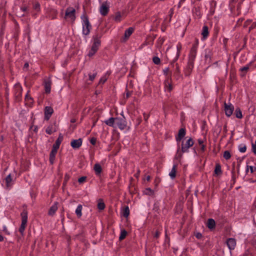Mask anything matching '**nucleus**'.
<instances>
[{
    "mask_svg": "<svg viewBox=\"0 0 256 256\" xmlns=\"http://www.w3.org/2000/svg\"><path fill=\"white\" fill-rule=\"evenodd\" d=\"M194 142L192 138H190L184 144L182 143V152H180V149L178 148L177 150L175 158L176 159L181 158L182 156V153L188 152V148L192 146Z\"/></svg>",
    "mask_w": 256,
    "mask_h": 256,
    "instance_id": "f257e3e1",
    "label": "nucleus"
},
{
    "mask_svg": "<svg viewBox=\"0 0 256 256\" xmlns=\"http://www.w3.org/2000/svg\"><path fill=\"white\" fill-rule=\"evenodd\" d=\"M22 224L19 228V231L22 234H24V232L28 220V212L26 210H24L21 213Z\"/></svg>",
    "mask_w": 256,
    "mask_h": 256,
    "instance_id": "f03ea898",
    "label": "nucleus"
},
{
    "mask_svg": "<svg viewBox=\"0 0 256 256\" xmlns=\"http://www.w3.org/2000/svg\"><path fill=\"white\" fill-rule=\"evenodd\" d=\"M83 18L82 23V32L84 35H88L90 34V30L91 28V25L89 22L88 19L86 16H83L82 17Z\"/></svg>",
    "mask_w": 256,
    "mask_h": 256,
    "instance_id": "7ed1b4c3",
    "label": "nucleus"
},
{
    "mask_svg": "<svg viewBox=\"0 0 256 256\" xmlns=\"http://www.w3.org/2000/svg\"><path fill=\"white\" fill-rule=\"evenodd\" d=\"M76 10L72 7H68L66 8L65 13V18H70L72 22L76 19Z\"/></svg>",
    "mask_w": 256,
    "mask_h": 256,
    "instance_id": "20e7f679",
    "label": "nucleus"
},
{
    "mask_svg": "<svg viewBox=\"0 0 256 256\" xmlns=\"http://www.w3.org/2000/svg\"><path fill=\"white\" fill-rule=\"evenodd\" d=\"M15 100L17 102L20 100L22 88L19 84H16L14 87Z\"/></svg>",
    "mask_w": 256,
    "mask_h": 256,
    "instance_id": "39448f33",
    "label": "nucleus"
},
{
    "mask_svg": "<svg viewBox=\"0 0 256 256\" xmlns=\"http://www.w3.org/2000/svg\"><path fill=\"white\" fill-rule=\"evenodd\" d=\"M100 37L101 36L99 35L98 34H96L93 36L94 44L92 46L91 49L95 50L96 52L98 50V48L100 45Z\"/></svg>",
    "mask_w": 256,
    "mask_h": 256,
    "instance_id": "423d86ee",
    "label": "nucleus"
},
{
    "mask_svg": "<svg viewBox=\"0 0 256 256\" xmlns=\"http://www.w3.org/2000/svg\"><path fill=\"white\" fill-rule=\"evenodd\" d=\"M110 3L107 1L104 2L100 8V12L103 16L107 15L109 12Z\"/></svg>",
    "mask_w": 256,
    "mask_h": 256,
    "instance_id": "0eeeda50",
    "label": "nucleus"
},
{
    "mask_svg": "<svg viewBox=\"0 0 256 256\" xmlns=\"http://www.w3.org/2000/svg\"><path fill=\"white\" fill-rule=\"evenodd\" d=\"M126 122L124 118H116L115 127L118 126L120 130H124L126 127Z\"/></svg>",
    "mask_w": 256,
    "mask_h": 256,
    "instance_id": "6e6552de",
    "label": "nucleus"
},
{
    "mask_svg": "<svg viewBox=\"0 0 256 256\" xmlns=\"http://www.w3.org/2000/svg\"><path fill=\"white\" fill-rule=\"evenodd\" d=\"M224 106L225 114L226 116L229 117L232 114L234 110V107L230 103L226 104V102H224Z\"/></svg>",
    "mask_w": 256,
    "mask_h": 256,
    "instance_id": "1a4fd4ad",
    "label": "nucleus"
},
{
    "mask_svg": "<svg viewBox=\"0 0 256 256\" xmlns=\"http://www.w3.org/2000/svg\"><path fill=\"white\" fill-rule=\"evenodd\" d=\"M54 112L53 109L50 106H46L44 108V118L48 120Z\"/></svg>",
    "mask_w": 256,
    "mask_h": 256,
    "instance_id": "9d476101",
    "label": "nucleus"
},
{
    "mask_svg": "<svg viewBox=\"0 0 256 256\" xmlns=\"http://www.w3.org/2000/svg\"><path fill=\"white\" fill-rule=\"evenodd\" d=\"M82 144V140L78 138V140H74L70 142L71 146L75 149L78 148Z\"/></svg>",
    "mask_w": 256,
    "mask_h": 256,
    "instance_id": "9b49d317",
    "label": "nucleus"
},
{
    "mask_svg": "<svg viewBox=\"0 0 256 256\" xmlns=\"http://www.w3.org/2000/svg\"><path fill=\"white\" fill-rule=\"evenodd\" d=\"M226 244L230 250H234L236 245V240L233 238H229L226 241Z\"/></svg>",
    "mask_w": 256,
    "mask_h": 256,
    "instance_id": "f8f14e48",
    "label": "nucleus"
},
{
    "mask_svg": "<svg viewBox=\"0 0 256 256\" xmlns=\"http://www.w3.org/2000/svg\"><path fill=\"white\" fill-rule=\"evenodd\" d=\"M62 140L63 136L62 134H60L58 139L56 141L55 144L52 146V148L58 150Z\"/></svg>",
    "mask_w": 256,
    "mask_h": 256,
    "instance_id": "ddd939ff",
    "label": "nucleus"
},
{
    "mask_svg": "<svg viewBox=\"0 0 256 256\" xmlns=\"http://www.w3.org/2000/svg\"><path fill=\"white\" fill-rule=\"evenodd\" d=\"M196 54V46H194L190 50V62H192L194 60Z\"/></svg>",
    "mask_w": 256,
    "mask_h": 256,
    "instance_id": "4468645a",
    "label": "nucleus"
},
{
    "mask_svg": "<svg viewBox=\"0 0 256 256\" xmlns=\"http://www.w3.org/2000/svg\"><path fill=\"white\" fill-rule=\"evenodd\" d=\"M56 130H57V126L56 125V123H54V124H51L50 126H49L46 130V132L49 134H52V132H55L56 131Z\"/></svg>",
    "mask_w": 256,
    "mask_h": 256,
    "instance_id": "2eb2a0df",
    "label": "nucleus"
},
{
    "mask_svg": "<svg viewBox=\"0 0 256 256\" xmlns=\"http://www.w3.org/2000/svg\"><path fill=\"white\" fill-rule=\"evenodd\" d=\"M58 202H55L54 204L50 208L48 211V214L50 216H53L58 210Z\"/></svg>",
    "mask_w": 256,
    "mask_h": 256,
    "instance_id": "dca6fc26",
    "label": "nucleus"
},
{
    "mask_svg": "<svg viewBox=\"0 0 256 256\" xmlns=\"http://www.w3.org/2000/svg\"><path fill=\"white\" fill-rule=\"evenodd\" d=\"M57 150L52 148V150L50 154V162L52 164L54 162L56 154L57 153Z\"/></svg>",
    "mask_w": 256,
    "mask_h": 256,
    "instance_id": "f3484780",
    "label": "nucleus"
},
{
    "mask_svg": "<svg viewBox=\"0 0 256 256\" xmlns=\"http://www.w3.org/2000/svg\"><path fill=\"white\" fill-rule=\"evenodd\" d=\"M134 29L132 27L129 28L128 29H127L124 32V40H126L134 32Z\"/></svg>",
    "mask_w": 256,
    "mask_h": 256,
    "instance_id": "a211bd4d",
    "label": "nucleus"
},
{
    "mask_svg": "<svg viewBox=\"0 0 256 256\" xmlns=\"http://www.w3.org/2000/svg\"><path fill=\"white\" fill-rule=\"evenodd\" d=\"M186 134V130L184 128H182L178 131V136L176 138V141L180 140Z\"/></svg>",
    "mask_w": 256,
    "mask_h": 256,
    "instance_id": "6ab92c4d",
    "label": "nucleus"
},
{
    "mask_svg": "<svg viewBox=\"0 0 256 256\" xmlns=\"http://www.w3.org/2000/svg\"><path fill=\"white\" fill-rule=\"evenodd\" d=\"M164 88L166 90L170 92L172 88V86L171 84L170 81L168 78L164 82Z\"/></svg>",
    "mask_w": 256,
    "mask_h": 256,
    "instance_id": "aec40b11",
    "label": "nucleus"
},
{
    "mask_svg": "<svg viewBox=\"0 0 256 256\" xmlns=\"http://www.w3.org/2000/svg\"><path fill=\"white\" fill-rule=\"evenodd\" d=\"M216 222L214 219L209 218L207 222V226L208 228L212 230L215 228Z\"/></svg>",
    "mask_w": 256,
    "mask_h": 256,
    "instance_id": "412c9836",
    "label": "nucleus"
},
{
    "mask_svg": "<svg viewBox=\"0 0 256 256\" xmlns=\"http://www.w3.org/2000/svg\"><path fill=\"white\" fill-rule=\"evenodd\" d=\"M106 124L115 127L116 118H110L108 120L104 122Z\"/></svg>",
    "mask_w": 256,
    "mask_h": 256,
    "instance_id": "4be33fe9",
    "label": "nucleus"
},
{
    "mask_svg": "<svg viewBox=\"0 0 256 256\" xmlns=\"http://www.w3.org/2000/svg\"><path fill=\"white\" fill-rule=\"evenodd\" d=\"M94 169L96 175H100L102 171V166L99 164H96L94 165Z\"/></svg>",
    "mask_w": 256,
    "mask_h": 256,
    "instance_id": "5701e85b",
    "label": "nucleus"
},
{
    "mask_svg": "<svg viewBox=\"0 0 256 256\" xmlns=\"http://www.w3.org/2000/svg\"><path fill=\"white\" fill-rule=\"evenodd\" d=\"M208 34H209V32H208V26H204V27L202 28V36L204 39H205L206 38L208 37Z\"/></svg>",
    "mask_w": 256,
    "mask_h": 256,
    "instance_id": "b1692460",
    "label": "nucleus"
},
{
    "mask_svg": "<svg viewBox=\"0 0 256 256\" xmlns=\"http://www.w3.org/2000/svg\"><path fill=\"white\" fill-rule=\"evenodd\" d=\"M176 48H177L176 54L175 58L172 60L174 62L176 61L180 56V52L182 49V45L180 44H178L177 45Z\"/></svg>",
    "mask_w": 256,
    "mask_h": 256,
    "instance_id": "393cba45",
    "label": "nucleus"
},
{
    "mask_svg": "<svg viewBox=\"0 0 256 256\" xmlns=\"http://www.w3.org/2000/svg\"><path fill=\"white\" fill-rule=\"evenodd\" d=\"M250 65H246L242 68H240V75L241 76H245V74H246V73L248 71V70H249L250 68Z\"/></svg>",
    "mask_w": 256,
    "mask_h": 256,
    "instance_id": "a878e982",
    "label": "nucleus"
},
{
    "mask_svg": "<svg viewBox=\"0 0 256 256\" xmlns=\"http://www.w3.org/2000/svg\"><path fill=\"white\" fill-rule=\"evenodd\" d=\"M50 86L51 82L50 80L45 82H44V88L46 93H50Z\"/></svg>",
    "mask_w": 256,
    "mask_h": 256,
    "instance_id": "bb28decb",
    "label": "nucleus"
},
{
    "mask_svg": "<svg viewBox=\"0 0 256 256\" xmlns=\"http://www.w3.org/2000/svg\"><path fill=\"white\" fill-rule=\"evenodd\" d=\"M176 167H177V166L176 164H174L173 166V167H172L170 172L169 174V176H170V178L172 179H174L176 177Z\"/></svg>",
    "mask_w": 256,
    "mask_h": 256,
    "instance_id": "cd10ccee",
    "label": "nucleus"
},
{
    "mask_svg": "<svg viewBox=\"0 0 256 256\" xmlns=\"http://www.w3.org/2000/svg\"><path fill=\"white\" fill-rule=\"evenodd\" d=\"M82 206L81 204H79L77 206L76 210V214L78 218L81 217V216L82 215Z\"/></svg>",
    "mask_w": 256,
    "mask_h": 256,
    "instance_id": "c85d7f7f",
    "label": "nucleus"
},
{
    "mask_svg": "<svg viewBox=\"0 0 256 256\" xmlns=\"http://www.w3.org/2000/svg\"><path fill=\"white\" fill-rule=\"evenodd\" d=\"M98 208L100 210H103L105 208V204L102 199H100L98 200Z\"/></svg>",
    "mask_w": 256,
    "mask_h": 256,
    "instance_id": "c756f323",
    "label": "nucleus"
},
{
    "mask_svg": "<svg viewBox=\"0 0 256 256\" xmlns=\"http://www.w3.org/2000/svg\"><path fill=\"white\" fill-rule=\"evenodd\" d=\"M234 114L237 118H242V112L240 108H236Z\"/></svg>",
    "mask_w": 256,
    "mask_h": 256,
    "instance_id": "7c9ffc66",
    "label": "nucleus"
},
{
    "mask_svg": "<svg viewBox=\"0 0 256 256\" xmlns=\"http://www.w3.org/2000/svg\"><path fill=\"white\" fill-rule=\"evenodd\" d=\"M6 186L7 187H9L10 186V183L12 181V178L11 177V175L10 174H9L6 178Z\"/></svg>",
    "mask_w": 256,
    "mask_h": 256,
    "instance_id": "2f4dec72",
    "label": "nucleus"
},
{
    "mask_svg": "<svg viewBox=\"0 0 256 256\" xmlns=\"http://www.w3.org/2000/svg\"><path fill=\"white\" fill-rule=\"evenodd\" d=\"M214 172L217 175L220 174H222V170H221V166L220 164H216L215 170H214Z\"/></svg>",
    "mask_w": 256,
    "mask_h": 256,
    "instance_id": "473e14b6",
    "label": "nucleus"
},
{
    "mask_svg": "<svg viewBox=\"0 0 256 256\" xmlns=\"http://www.w3.org/2000/svg\"><path fill=\"white\" fill-rule=\"evenodd\" d=\"M144 192L145 194L148 196H152L154 194V191L152 190L150 188H146L144 191Z\"/></svg>",
    "mask_w": 256,
    "mask_h": 256,
    "instance_id": "72a5a7b5",
    "label": "nucleus"
},
{
    "mask_svg": "<svg viewBox=\"0 0 256 256\" xmlns=\"http://www.w3.org/2000/svg\"><path fill=\"white\" fill-rule=\"evenodd\" d=\"M126 234H127V232L124 230H122L120 232V236L119 237V240H124L126 238Z\"/></svg>",
    "mask_w": 256,
    "mask_h": 256,
    "instance_id": "f704fd0d",
    "label": "nucleus"
},
{
    "mask_svg": "<svg viewBox=\"0 0 256 256\" xmlns=\"http://www.w3.org/2000/svg\"><path fill=\"white\" fill-rule=\"evenodd\" d=\"M130 214V210L128 206H126L123 210V216L126 218Z\"/></svg>",
    "mask_w": 256,
    "mask_h": 256,
    "instance_id": "c9c22d12",
    "label": "nucleus"
},
{
    "mask_svg": "<svg viewBox=\"0 0 256 256\" xmlns=\"http://www.w3.org/2000/svg\"><path fill=\"white\" fill-rule=\"evenodd\" d=\"M121 14L120 12H116L115 14L114 20L118 22L121 20Z\"/></svg>",
    "mask_w": 256,
    "mask_h": 256,
    "instance_id": "e433bc0d",
    "label": "nucleus"
},
{
    "mask_svg": "<svg viewBox=\"0 0 256 256\" xmlns=\"http://www.w3.org/2000/svg\"><path fill=\"white\" fill-rule=\"evenodd\" d=\"M231 157V154L229 151L226 150L224 153V158L228 160H229Z\"/></svg>",
    "mask_w": 256,
    "mask_h": 256,
    "instance_id": "4c0bfd02",
    "label": "nucleus"
},
{
    "mask_svg": "<svg viewBox=\"0 0 256 256\" xmlns=\"http://www.w3.org/2000/svg\"><path fill=\"white\" fill-rule=\"evenodd\" d=\"M153 62L156 64H158L160 62V58L158 56H154L152 58Z\"/></svg>",
    "mask_w": 256,
    "mask_h": 256,
    "instance_id": "58836bf2",
    "label": "nucleus"
},
{
    "mask_svg": "<svg viewBox=\"0 0 256 256\" xmlns=\"http://www.w3.org/2000/svg\"><path fill=\"white\" fill-rule=\"evenodd\" d=\"M70 176L68 174H66L64 176V182L63 184L64 186L66 184L67 182L70 179Z\"/></svg>",
    "mask_w": 256,
    "mask_h": 256,
    "instance_id": "ea45409f",
    "label": "nucleus"
},
{
    "mask_svg": "<svg viewBox=\"0 0 256 256\" xmlns=\"http://www.w3.org/2000/svg\"><path fill=\"white\" fill-rule=\"evenodd\" d=\"M252 149L254 153L256 154V140L254 143H252Z\"/></svg>",
    "mask_w": 256,
    "mask_h": 256,
    "instance_id": "a19ab883",
    "label": "nucleus"
},
{
    "mask_svg": "<svg viewBox=\"0 0 256 256\" xmlns=\"http://www.w3.org/2000/svg\"><path fill=\"white\" fill-rule=\"evenodd\" d=\"M96 75V72L94 74H89V80L92 81L94 79Z\"/></svg>",
    "mask_w": 256,
    "mask_h": 256,
    "instance_id": "79ce46f5",
    "label": "nucleus"
},
{
    "mask_svg": "<svg viewBox=\"0 0 256 256\" xmlns=\"http://www.w3.org/2000/svg\"><path fill=\"white\" fill-rule=\"evenodd\" d=\"M164 41V38H160L158 40V44L162 46Z\"/></svg>",
    "mask_w": 256,
    "mask_h": 256,
    "instance_id": "37998d69",
    "label": "nucleus"
},
{
    "mask_svg": "<svg viewBox=\"0 0 256 256\" xmlns=\"http://www.w3.org/2000/svg\"><path fill=\"white\" fill-rule=\"evenodd\" d=\"M96 52L94 50H92V49H90V50L88 54V56L90 57V56H94L95 53Z\"/></svg>",
    "mask_w": 256,
    "mask_h": 256,
    "instance_id": "c03bdc74",
    "label": "nucleus"
},
{
    "mask_svg": "<svg viewBox=\"0 0 256 256\" xmlns=\"http://www.w3.org/2000/svg\"><path fill=\"white\" fill-rule=\"evenodd\" d=\"M86 176H82V177L80 178L78 180V182L82 183V182H84L86 180Z\"/></svg>",
    "mask_w": 256,
    "mask_h": 256,
    "instance_id": "a18cd8bd",
    "label": "nucleus"
},
{
    "mask_svg": "<svg viewBox=\"0 0 256 256\" xmlns=\"http://www.w3.org/2000/svg\"><path fill=\"white\" fill-rule=\"evenodd\" d=\"M106 80L107 78L106 77H102L100 79L99 83L103 84L106 82Z\"/></svg>",
    "mask_w": 256,
    "mask_h": 256,
    "instance_id": "49530a36",
    "label": "nucleus"
},
{
    "mask_svg": "<svg viewBox=\"0 0 256 256\" xmlns=\"http://www.w3.org/2000/svg\"><path fill=\"white\" fill-rule=\"evenodd\" d=\"M96 141V139L95 138H92L90 140V142L92 145H95Z\"/></svg>",
    "mask_w": 256,
    "mask_h": 256,
    "instance_id": "de8ad7c7",
    "label": "nucleus"
},
{
    "mask_svg": "<svg viewBox=\"0 0 256 256\" xmlns=\"http://www.w3.org/2000/svg\"><path fill=\"white\" fill-rule=\"evenodd\" d=\"M246 146H244L242 147H241L239 148V150L242 152H244L246 151Z\"/></svg>",
    "mask_w": 256,
    "mask_h": 256,
    "instance_id": "09e8293b",
    "label": "nucleus"
},
{
    "mask_svg": "<svg viewBox=\"0 0 256 256\" xmlns=\"http://www.w3.org/2000/svg\"><path fill=\"white\" fill-rule=\"evenodd\" d=\"M170 69L168 68H166L163 70V72L164 74L166 76H167L169 72Z\"/></svg>",
    "mask_w": 256,
    "mask_h": 256,
    "instance_id": "8fccbe9b",
    "label": "nucleus"
},
{
    "mask_svg": "<svg viewBox=\"0 0 256 256\" xmlns=\"http://www.w3.org/2000/svg\"><path fill=\"white\" fill-rule=\"evenodd\" d=\"M40 8V5L38 3H36V4H34V9H36V10H39Z\"/></svg>",
    "mask_w": 256,
    "mask_h": 256,
    "instance_id": "3c124183",
    "label": "nucleus"
},
{
    "mask_svg": "<svg viewBox=\"0 0 256 256\" xmlns=\"http://www.w3.org/2000/svg\"><path fill=\"white\" fill-rule=\"evenodd\" d=\"M29 100H32V98L28 95V92L25 96V100L28 101Z\"/></svg>",
    "mask_w": 256,
    "mask_h": 256,
    "instance_id": "603ef678",
    "label": "nucleus"
},
{
    "mask_svg": "<svg viewBox=\"0 0 256 256\" xmlns=\"http://www.w3.org/2000/svg\"><path fill=\"white\" fill-rule=\"evenodd\" d=\"M256 27V22H254L249 28V31Z\"/></svg>",
    "mask_w": 256,
    "mask_h": 256,
    "instance_id": "864d4df0",
    "label": "nucleus"
},
{
    "mask_svg": "<svg viewBox=\"0 0 256 256\" xmlns=\"http://www.w3.org/2000/svg\"><path fill=\"white\" fill-rule=\"evenodd\" d=\"M177 65H178V64H176V72H175V74H176V75H178L180 73L179 68Z\"/></svg>",
    "mask_w": 256,
    "mask_h": 256,
    "instance_id": "5fc2aeb1",
    "label": "nucleus"
},
{
    "mask_svg": "<svg viewBox=\"0 0 256 256\" xmlns=\"http://www.w3.org/2000/svg\"><path fill=\"white\" fill-rule=\"evenodd\" d=\"M248 169H250V172H251L252 173V172H254V168L252 166H250L249 167H248V170H248Z\"/></svg>",
    "mask_w": 256,
    "mask_h": 256,
    "instance_id": "6e6d98bb",
    "label": "nucleus"
},
{
    "mask_svg": "<svg viewBox=\"0 0 256 256\" xmlns=\"http://www.w3.org/2000/svg\"><path fill=\"white\" fill-rule=\"evenodd\" d=\"M160 236V232L158 231H156L154 235V237L156 238H158Z\"/></svg>",
    "mask_w": 256,
    "mask_h": 256,
    "instance_id": "4d7b16f0",
    "label": "nucleus"
},
{
    "mask_svg": "<svg viewBox=\"0 0 256 256\" xmlns=\"http://www.w3.org/2000/svg\"><path fill=\"white\" fill-rule=\"evenodd\" d=\"M132 94V92H128L126 94V98H128Z\"/></svg>",
    "mask_w": 256,
    "mask_h": 256,
    "instance_id": "13d9d810",
    "label": "nucleus"
},
{
    "mask_svg": "<svg viewBox=\"0 0 256 256\" xmlns=\"http://www.w3.org/2000/svg\"><path fill=\"white\" fill-rule=\"evenodd\" d=\"M198 144H199L200 146H202V145L204 144H203V143H204V141H203L202 140L198 139Z\"/></svg>",
    "mask_w": 256,
    "mask_h": 256,
    "instance_id": "bf43d9fd",
    "label": "nucleus"
},
{
    "mask_svg": "<svg viewBox=\"0 0 256 256\" xmlns=\"http://www.w3.org/2000/svg\"><path fill=\"white\" fill-rule=\"evenodd\" d=\"M200 150L203 152L205 150V146L202 144L200 146Z\"/></svg>",
    "mask_w": 256,
    "mask_h": 256,
    "instance_id": "052dcab7",
    "label": "nucleus"
},
{
    "mask_svg": "<svg viewBox=\"0 0 256 256\" xmlns=\"http://www.w3.org/2000/svg\"><path fill=\"white\" fill-rule=\"evenodd\" d=\"M202 236V235L200 233H198L196 234V237L198 238H200Z\"/></svg>",
    "mask_w": 256,
    "mask_h": 256,
    "instance_id": "680f3d73",
    "label": "nucleus"
},
{
    "mask_svg": "<svg viewBox=\"0 0 256 256\" xmlns=\"http://www.w3.org/2000/svg\"><path fill=\"white\" fill-rule=\"evenodd\" d=\"M144 118L145 120L146 121L148 120L149 116H148V115H147L146 114H144Z\"/></svg>",
    "mask_w": 256,
    "mask_h": 256,
    "instance_id": "e2e57ef3",
    "label": "nucleus"
},
{
    "mask_svg": "<svg viewBox=\"0 0 256 256\" xmlns=\"http://www.w3.org/2000/svg\"><path fill=\"white\" fill-rule=\"evenodd\" d=\"M251 22L250 20H247L244 24V26H246L248 24Z\"/></svg>",
    "mask_w": 256,
    "mask_h": 256,
    "instance_id": "0e129e2a",
    "label": "nucleus"
},
{
    "mask_svg": "<svg viewBox=\"0 0 256 256\" xmlns=\"http://www.w3.org/2000/svg\"><path fill=\"white\" fill-rule=\"evenodd\" d=\"M28 64L26 62L24 65V68H28Z\"/></svg>",
    "mask_w": 256,
    "mask_h": 256,
    "instance_id": "69168bd1",
    "label": "nucleus"
},
{
    "mask_svg": "<svg viewBox=\"0 0 256 256\" xmlns=\"http://www.w3.org/2000/svg\"><path fill=\"white\" fill-rule=\"evenodd\" d=\"M4 240V237L2 235L0 234V242Z\"/></svg>",
    "mask_w": 256,
    "mask_h": 256,
    "instance_id": "338daca9",
    "label": "nucleus"
},
{
    "mask_svg": "<svg viewBox=\"0 0 256 256\" xmlns=\"http://www.w3.org/2000/svg\"><path fill=\"white\" fill-rule=\"evenodd\" d=\"M22 10L23 12H26L27 10V8L23 7L22 8Z\"/></svg>",
    "mask_w": 256,
    "mask_h": 256,
    "instance_id": "774afa93",
    "label": "nucleus"
}]
</instances>
